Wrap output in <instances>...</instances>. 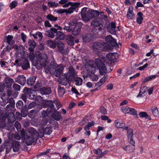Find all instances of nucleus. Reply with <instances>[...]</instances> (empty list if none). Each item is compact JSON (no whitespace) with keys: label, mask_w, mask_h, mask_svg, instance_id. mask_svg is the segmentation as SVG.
Masks as SVG:
<instances>
[{"label":"nucleus","mask_w":159,"mask_h":159,"mask_svg":"<svg viewBox=\"0 0 159 159\" xmlns=\"http://www.w3.org/2000/svg\"><path fill=\"white\" fill-rule=\"evenodd\" d=\"M100 112L103 114H106L107 113V111L106 109L104 108V107H101L100 108Z\"/></svg>","instance_id":"680f3d73"},{"label":"nucleus","mask_w":159,"mask_h":159,"mask_svg":"<svg viewBox=\"0 0 159 159\" xmlns=\"http://www.w3.org/2000/svg\"><path fill=\"white\" fill-rule=\"evenodd\" d=\"M47 45L50 48H54L56 46V43L52 40H48L47 42Z\"/></svg>","instance_id":"e433bc0d"},{"label":"nucleus","mask_w":159,"mask_h":159,"mask_svg":"<svg viewBox=\"0 0 159 159\" xmlns=\"http://www.w3.org/2000/svg\"><path fill=\"white\" fill-rule=\"evenodd\" d=\"M67 42L68 44L70 46H73L74 45V38L71 35L68 36L66 39Z\"/></svg>","instance_id":"a878e982"},{"label":"nucleus","mask_w":159,"mask_h":159,"mask_svg":"<svg viewBox=\"0 0 159 159\" xmlns=\"http://www.w3.org/2000/svg\"><path fill=\"white\" fill-rule=\"evenodd\" d=\"M148 88L147 87L143 86L141 88L139 94L136 97L137 98H140L144 97L145 95V93L147 91Z\"/></svg>","instance_id":"dca6fc26"},{"label":"nucleus","mask_w":159,"mask_h":159,"mask_svg":"<svg viewBox=\"0 0 159 159\" xmlns=\"http://www.w3.org/2000/svg\"><path fill=\"white\" fill-rule=\"evenodd\" d=\"M10 115L11 116V117H8V120L9 122L10 123L13 122L15 120V117L14 113L11 112L10 114Z\"/></svg>","instance_id":"a18cd8bd"},{"label":"nucleus","mask_w":159,"mask_h":159,"mask_svg":"<svg viewBox=\"0 0 159 159\" xmlns=\"http://www.w3.org/2000/svg\"><path fill=\"white\" fill-rule=\"evenodd\" d=\"M91 38V34H86L83 36V40L85 42L90 41Z\"/></svg>","instance_id":"58836bf2"},{"label":"nucleus","mask_w":159,"mask_h":159,"mask_svg":"<svg viewBox=\"0 0 159 159\" xmlns=\"http://www.w3.org/2000/svg\"><path fill=\"white\" fill-rule=\"evenodd\" d=\"M105 41L106 43L103 42L104 44V47L102 48L103 50L110 51L117 45L116 41L111 35L106 36L105 38Z\"/></svg>","instance_id":"20e7f679"},{"label":"nucleus","mask_w":159,"mask_h":159,"mask_svg":"<svg viewBox=\"0 0 159 159\" xmlns=\"http://www.w3.org/2000/svg\"><path fill=\"white\" fill-rule=\"evenodd\" d=\"M133 7L132 6L129 7L127 11V16L128 18L131 19L135 17V14L133 11Z\"/></svg>","instance_id":"2eb2a0df"},{"label":"nucleus","mask_w":159,"mask_h":159,"mask_svg":"<svg viewBox=\"0 0 159 159\" xmlns=\"http://www.w3.org/2000/svg\"><path fill=\"white\" fill-rule=\"evenodd\" d=\"M104 47V44L102 42H95L93 44V50L99 52L101 50L103 51L102 48Z\"/></svg>","instance_id":"1a4fd4ad"},{"label":"nucleus","mask_w":159,"mask_h":159,"mask_svg":"<svg viewBox=\"0 0 159 159\" xmlns=\"http://www.w3.org/2000/svg\"><path fill=\"white\" fill-rule=\"evenodd\" d=\"M52 132L51 128L50 127H48L46 128L44 130V132L45 134H50Z\"/></svg>","instance_id":"09e8293b"},{"label":"nucleus","mask_w":159,"mask_h":159,"mask_svg":"<svg viewBox=\"0 0 159 159\" xmlns=\"http://www.w3.org/2000/svg\"><path fill=\"white\" fill-rule=\"evenodd\" d=\"M80 3L79 2H69L68 3L65 5H63L62 7H67L70 5L71 7L67 9L68 11V13L69 14H70L72 13L74 10L77 8L80 5Z\"/></svg>","instance_id":"0eeeda50"},{"label":"nucleus","mask_w":159,"mask_h":159,"mask_svg":"<svg viewBox=\"0 0 159 159\" xmlns=\"http://www.w3.org/2000/svg\"><path fill=\"white\" fill-rule=\"evenodd\" d=\"M21 38L23 41L24 43H25L27 39V36L24 33H21Z\"/></svg>","instance_id":"e2e57ef3"},{"label":"nucleus","mask_w":159,"mask_h":159,"mask_svg":"<svg viewBox=\"0 0 159 159\" xmlns=\"http://www.w3.org/2000/svg\"><path fill=\"white\" fill-rule=\"evenodd\" d=\"M57 29L54 28H51L50 30L46 31L45 34L47 36L53 38L55 37L54 34L57 32Z\"/></svg>","instance_id":"f8f14e48"},{"label":"nucleus","mask_w":159,"mask_h":159,"mask_svg":"<svg viewBox=\"0 0 159 159\" xmlns=\"http://www.w3.org/2000/svg\"><path fill=\"white\" fill-rule=\"evenodd\" d=\"M90 77L91 80L93 81H97L98 79V76L94 74V73H93L91 74H90Z\"/></svg>","instance_id":"c03bdc74"},{"label":"nucleus","mask_w":159,"mask_h":159,"mask_svg":"<svg viewBox=\"0 0 159 159\" xmlns=\"http://www.w3.org/2000/svg\"><path fill=\"white\" fill-rule=\"evenodd\" d=\"M20 86L17 84H14L13 86V88L16 91H19L20 89Z\"/></svg>","instance_id":"052dcab7"},{"label":"nucleus","mask_w":159,"mask_h":159,"mask_svg":"<svg viewBox=\"0 0 159 159\" xmlns=\"http://www.w3.org/2000/svg\"><path fill=\"white\" fill-rule=\"evenodd\" d=\"M157 76V75H151L147 77L144 80L145 82H147L150 81H151L155 78Z\"/></svg>","instance_id":"4c0bfd02"},{"label":"nucleus","mask_w":159,"mask_h":159,"mask_svg":"<svg viewBox=\"0 0 159 159\" xmlns=\"http://www.w3.org/2000/svg\"><path fill=\"white\" fill-rule=\"evenodd\" d=\"M121 111L125 113H129V111H130V108L128 107H123L121 108Z\"/></svg>","instance_id":"a19ab883"},{"label":"nucleus","mask_w":159,"mask_h":159,"mask_svg":"<svg viewBox=\"0 0 159 159\" xmlns=\"http://www.w3.org/2000/svg\"><path fill=\"white\" fill-rule=\"evenodd\" d=\"M87 15L90 19H92L97 17L98 14L96 11L91 10L87 12Z\"/></svg>","instance_id":"a211bd4d"},{"label":"nucleus","mask_w":159,"mask_h":159,"mask_svg":"<svg viewBox=\"0 0 159 159\" xmlns=\"http://www.w3.org/2000/svg\"><path fill=\"white\" fill-rule=\"evenodd\" d=\"M7 63L6 62L1 61L0 62V65L2 67H7Z\"/></svg>","instance_id":"338daca9"},{"label":"nucleus","mask_w":159,"mask_h":159,"mask_svg":"<svg viewBox=\"0 0 159 159\" xmlns=\"http://www.w3.org/2000/svg\"><path fill=\"white\" fill-rule=\"evenodd\" d=\"M29 58L30 60L33 61L37 69H40L43 66H45L48 62V57L45 53H40L37 52L35 54L33 50L30 51Z\"/></svg>","instance_id":"f03ea898"},{"label":"nucleus","mask_w":159,"mask_h":159,"mask_svg":"<svg viewBox=\"0 0 159 159\" xmlns=\"http://www.w3.org/2000/svg\"><path fill=\"white\" fill-rule=\"evenodd\" d=\"M115 126L117 128H123L124 130H127L128 127H125V124L124 121L119 119L116 120L115 121Z\"/></svg>","instance_id":"9d476101"},{"label":"nucleus","mask_w":159,"mask_h":159,"mask_svg":"<svg viewBox=\"0 0 159 159\" xmlns=\"http://www.w3.org/2000/svg\"><path fill=\"white\" fill-rule=\"evenodd\" d=\"M80 31V28L78 26H75L72 31V33L74 35L78 34Z\"/></svg>","instance_id":"473e14b6"},{"label":"nucleus","mask_w":159,"mask_h":159,"mask_svg":"<svg viewBox=\"0 0 159 159\" xmlns=\"http://www.w3.org/2000/svg\"><path fill=\"white\" fill-rule=\"evenodd\" d=\"M48 5L50 7H56L59 6L58 3L52 1L48 2Z\"/></svg>","instance_id":"ea45409f"},{"label":"nucleus","mask_w":159,"mask_h":159,"mask_svg":"<svg viewBox=\"0 0 159 159\" xmlns=\"http://www.w3.org/2000/svg\"><path fill=\"white\" fill-rule=\"evenodd\" d=\"M46 104L48 107L46 111L43 110L42 112L41 117L43 118H45L46 116H48V114L52 112V110L53 109L56 110L53 105V102L52 101L50 100L46 102Z\"/></svg>","instance_id":"39448f33"},{"label":"nucleus","mask_w":159,"mask_h":159,"mask_svg":"<svg viewBox=\"0 0 159 159\" xmlns=\"http://www.w3.org/2000/svg\"><path fill=\"white\" fill-rule=\"evenodd\" d=\"M107 28L111 34L115 33L116 32L115 30L116 26L115 23L113 22H111L110 27H108Z\"/></svg>","instance_id":"b1692460"},{"label":"nucleus","mask_w":159,"mask_h":159,"mask_svg":"<svg viewBox=\"0 0 159 159\" xmlns=\"http://www.w3.org/2000/svg\"><path fill=\"white\" fill-rule=\"evenodd\" d=\"M58 92L59 96L60 97H62L65 93V92L63 88L59 87L58 89Z\"/></svg>","instance_id":"37998d69"},{"label":"nucleus","mask_w":159,"mask_h":159,"mask_svg":"<svg viewBox=\"0 0 159 159\" xmlns=\"http://www.w3.org/2000/svg\"><path fill=\"white\" fill-rule=\"evenodd\" d=\"M55 11L59 14H61L65 13L67 15L69 14L68 13L69 12L67 9H56Z\"/></svg>","instance_id":"c9c22d12"},{"label":"nucleus","mask_w":159,"mask_h":159,"mask_svg":"<svg viewBox=\"0 0 159 159\" xmlns=\"http://www.w3.org/2000/svg\"><path fill=\"white\" fill-rule=\"evenodd\" d=\"M69 2L67 0H61L59 1V3L61 5H65Z\"/></svg>","instance_id":"69168bd1"},{"label":"nucleus","mask_w":159,"mask_h":159,"mask_svg":"<svg viewBox=\"0 0 159 159\" xmlns=\"http://www.w3.org/2000/svg\"><path fill=\"white\" fill-rule=\"evenodd\" d=\"M6 86L8 88H10L12 84L14 82L13 80L9 77H6L4 80Z\"/></svg>","instance_id":"aec40b11"},{"label":"nucleus","mask_w":159,"mask_h":159,"mask_svg":"<svg viewBox=\"0 0 159 159\" xmlns=\"http://www.w3.org/2000/svg\"><path fill=\"white\" fill-rule=\"evenodd\" d=\"M104 22L101 18H97L93 21L91 24V25L95 27H100L99 30H101L103 27Z\"/></svg>","instance_id":"6e6552de"},{"label":"nucleus","mask_w":159,"mask_h":159,"mask_svg":"<svg viewBox=\"0 0 159 159\" xmlns=\"http://www.w3.org/2000/svg\"><path fill=\"white\" fill-rule=\"evenodd\" d=\"M20 145L19 142L17 141H14L13 142L12 145V148L14 152H18L20 149Z\"/></svg>","instance_id":"4be33fe9"},{"label":"nucleus","mask_w":159,"mask_h":159,"mask_svg":"<svg viewBox=\"0 0 159 159\" xmlns=\"http://www.w3.org/2000/svg\"><path fill=\"white\" fill-rule=\"evenodd\" d=\"M123 148L127 152H134V147L130 145H128L123 147Z\"/></svg>","instance_id":"cd10ccee"},{"label":"nucleus","mask_w":159,"mask_h":159,"mask_svg":"<svg viewBox=\"0 0 159 159\" xmlns=\"http://www.w3.org/2000/svg\"><path fill=\"white\" fill-rule=\"evenodd\" d=\"M75 84L77 86L81 85L82 84V80L80 77L76 78L75 79Z\"/></svg>","instance_id":"49530a36"},{"label":"nucleus","mask_w":159,"mask_h":159,"mask_svg":"<svg viewBox=\"0 0 159 159\" xmlns=\"http://www.w3.org/2000/svg\"><path fill=\"white\" fill-rule=\"evenodd\" d=\"M63 67L61 65H59L56 66L55 68L54 74L56 77H61L63 75L62 71L63 70Z\"/></svg>","instance_id":"9b49d317"},{"label":"nucleus","mask_w":159,"mask_h":159,"mask_svg":"<svg viewBox=\"0 0 159 159\" xmlns=\"http://www.w3.org/2000/svg\"><path fill=\"white\" fill-rule=\"evenodd\" d=\"M36 77L35 76H33L29 77L27 81V84L29 86H32L34 84Z\"/></svg>","instance_id":"412c9836"},{"label":"nucleus","mask_w":159,"mask_h":159,"mask_svg":"<svg viewBox=\"0 0 159 159\" xmlns=\"http://www.w3.org/2000/svg\"><path fill=\"white\" fill-rule=\"evenodd\" d=\"M32 35L34 39H37L38 40H41L43 37L42 34L40 32H36L35 34H32Z\"/></svg>","instance_id":"393cba45"},{"label":"nucleus","mask_w":159,"mask_h":159,"mask_svg":"<svg viewBox=\"0 0 159 159\" xmlns=\"http://www.w3.org/2000/svg\"><path fill=\"white\" fill-rule=\"evenodd\" d=\"M20 134L22 138H24L25 142L28 146L32 144L37 139L38 133L32 127L25 130L23 129L21 130Z\"/></svg>","instance_id":"7ed1b4c3"},{"label":"nucleus","mask_w":159,"mask_h":159,"mask_svg":"<svg viewBox=\"0 0 159 159\" xmlns=\"http://www.w3.org/2000/svg\"><path fill=\"white\" fill-rule=\"evenodd\" d=\"M69 76L72 78L75 77L77 75L76 73L73 68L71 66H70L69 68Z\"/></svg>","instance_id":"bb28decb"},{"label":"nucleus","mask_w":159,"mask_h":159,"mask_svg":"<svg viewBox=\"0 0 159 159\" xmlns=\"http://www.w3.org/2000/svg\"><path fill=\"white\" fill-rule=\"evenodd\" d=\"M137 15L138 16L137 18L136 21L138 24H141L143 20V14L141 12H139L138 13Z\"/></svg>","instance_id":"f704fd0d"},{"label":"nucleus","mask_w":159,"mask_h":159,"mask_svg":"<svg viewBox=\"0 0 159 159\" xmlns=\"http://www.w3.org/2000/svg\"><path fill=\"white\" fill-rule=\"evenodd\" d=\"M15 126L17 130L20 129L21 128V125L19 122L18 121H16L15 124Z\"/></svg>","instance_id":"774afa93"},{"label":"nucleus","mask_w":159,"mask_h":159,"mask_svg":"<svg viewBox=\"0 0 159 159\" xmlns=\"http://www.w3.org/2000/svg\"><path fill=\"white\" fill-rule=\"evenodd\" d=\"M17 2L16 1H13L10 4L9 7H10L11 9H12L14 8L17 6Z\"/></svg>","instance_id":"864d4df0"},{"label":"nucleus","mask_w":159,"mask_h":159,"mask_svg":"<svg viewBox=\"0 0 159 159\" xmlns=\"http://www.w3.org/2000/svg\"><path fill=\"white\" fill-rule=\"evenodd\" d=\"M36 113V111L34 110H31L30 111L29 114L28 116L30 118L34 117V115Z\"/></svg>","instance_id":"6e6d98bb"},{"label":"nucleus","mask_w":159,"mask_h":159,"mask_svg":"<svg viewBox=\"0 0 159 159\" xmlns=\"http://www.w3.org/2000/svg\"><path fill=\"white\" fill-rule=\"evenodd\" d=\"M40 92L42 95H48L51 93V90L50 88H47L43 87L40 89Z\"/></svg>","instance_id":"5701e85b"},{"label":"nucleus","mask_w":159,"mask_h":159,"mask_svg":"<svg viewBox=\"0 0 159 159\" xmlns=\"http://www.w3.org/2000/svg\"><path fill=\"white\" fill-rule=\"evenodd\" d=\"M42 86V84L40 83H37L34 86V89L36 91H37L38 89Z\"/></svg>","instance_id":"bf43d9fd"},{"label":"nucleus","mask_w":159,"mask_h":159,"mask_svg":"<svg viewBox=\"0 0 159 159\" xmlns=\"http://www.w3.org/2000/svg\"><path fill=\"white\" fill-rule=\"evenodd\" d=\"M54 103L55 104L56 107L57 108V110H58L61 107V103L58 101H54Z\"/></svg>","instance_id":"13d9d810"},{"label":"nucleus","mask_w":159,"mask_h":159,"mask_svg":"<svg viewBox=\"0 0 159 159\" xmlns=\"http://www.w3.org/2000/svg\"><path fill=\"white\" fill-rule=\"evenodd\" d=\"M14 102H11V103H10L9 104L7 105L6 107V110L7 111H9V110H11L12 108H13L15 105Z\"/></svg>","instance_id":"de8ad7c7"},{"label":"nucleus","mask_w":159,"mask_h":159,"mask_svg":"<svg viewBox=\"0 0 159 159\" xmlns=\"http://www.w3.org/2000/svg\"><path fill=\"white\" fill-rule=\"evenodd\" d=\"M117 57L116 53H109L107 55L106 57H104L95 59V64L98 69L101 75H104L107 72V68L105 66V64L103 63H105L107 66H110L112 64V61L114 62L116 60Z\"/></svg>","instance_id":"f257e3e1"},{"label":"nucleus","mask_w":159,"mask_h":159,"mask_svg":"<svg viewBox=\"0 0 159 159\" xmlns=\"http://www.w3.org/2000/svg\"><path fill=\"white\" fill-rule=\"evenodd\" d=\"M93 152L95 154L98 155H101L102 154L101 150L100 148L94 149Z\"/></svg>","instance_id":"4d7b16f0"},{"label":"nucleus","mask_w":159,"mask_h":159,"mask_svg":"<svg viewBox=\"0 0 159 159\" xmlns=\"http://www.w3.org/2000/svg\"><path fill=\"white\" fill-rule=\"evenodd\" d=\"M127 130V134L128 138H130L133 137V130L131 129H128Z\"/></svg>","instance_id":"603ef678"},{"label":"nucleus","mask_w":159,"mask_h":159,"mask_svg":"<svg viewBox=\"0 0 159 159\" xmlns=\"http://www.w3.org/2000/svg\"><path fill=\"white\" fill-rule=\"evenodd\" d=\"M23 106V102L21 101H19L16 104V106L18 109H21Z\"/></svg>","instance_id":"5fc2aeb1"},{"label":"nucleus","mask_w":159,"mask_h":159,"mask_svg":"<svg viewBox=\"0 0 159 159\" xmlns=\"http://www.w3.org/2000/svg\"><path fill=\"white\" fill-rule=\"evenodd\" d=\"M15 82H17L21 85H23L26 82L25 77L23 75L18 76L15 79Z\"/></svg>","instance_id":"4468645a"},{"label":"nucleus","mask_w":159,"mask_h":159,"mask_svg":"<svg viewBox=\"0 0 159 159\" xmlns=\"http://www.w3.org/2000/svg\"><path fill=\"white\" fill-rule=\"evenodd\" d=\"M58 48L60 52L62 54H66L68 53L67 50H66V51L64 50V44L62 42H60L57 45Z\"/></svg>","instance_id":"6ab92c4d"},{"label":"nucleus","mask_w":159,"mask_h":159,"mask_svg":"<svg viewBox=\"0 0 159 159\" xmlns=\"http://www.w3.org/2000/svg\"><path fill=\"white\" fill-rule=\"evenodd\" d=\"M152 114L154 116L158 117L159 116V112L157 108L156 107H153L151 108Z\"/></svg>","instance_id":"72a5a7b5"},{"label":"nucleus","mask_w":159,"mask_h":159,"mask_svg":"<svg viewBox=\"0 0 159 159\" xmlns=\"http://www.w3.org/2000/svg\"><path fill=\"white\" fill-rule=\"evenodd\" d=\"M47 19L52 21H55L57 20L58 18L49 14L47 16Z\"/></svg>","instance_id":"79ce46f5"},{"label":"nucleus","mask_w":159,"mask_h":159,"mask_svg":"<svg viewBox=\"0 0 159 159\" xmlns=\"http://www.w3.org/2000/svg\"><path fill=\"white\" fill-rule=\"evenodd\" d=\"M13 37L11 35H8L5 38L6 42L10 45H12L13 44L14 41L13 40Z\"/></svg>","instance_id":"2f4dec72"},{"label":"nucleus","mask_w":159,"mask_h":159,"mask_svg":"<svg viewBox=\"0 0 159 159\" xmlns=\"http://www.w3.org/2000/svg\"><path fill=\"white\" fill-rule=\"evenodd\" d=\"M30 47L29 48V51L33 50L36 46V43L33 40H31L29 41L28 42Z\"/></svg>","instance_id":"7c9ffc66"},{"label":"nucleus","mask_w":159,"mask_h":159,"mask_svg":"<svg viewBox=\"0 0 159 159\" xmlns=\"http://www.w3.org/2000/svg\"><path fill=\"white\" fill-rule=\"evenodd\" d=\"M56 36L57 38L55 39V40L57 39H58L61 40H63L65 38V35L64 33L60 31H57L56 33Z\"/></svg>","instance_id":"c756f323"},{"label":"nucleus","mask_w":159,"mask_h":159,"mask_svg":"<svg viewBox=\"0 0 159 159\" xmlns=\"http://www.w3.org/2000/svg\"><path fill=\"white\" fill-rule=\"evenodd\" d=\"M15 63L14 64V65H15L16 64L17 66H21L24 70H26L30 67L28 60L26 59H24L22 60L16 59L15 60Z\"/></svg>","instance_id":"423d86ee"},{"label":"nucleus","mask_w":159,"mask_h":159,"mask_svg":"<svg viewBox=\"0 0 159 159\" xmlns=\"http://www.w3.org/2000/svg\"><path fill=\"white\" fill-rule=\"evenodd\" d=\"M6 125L5 120L2 119H0V128H3Z\"/></svg>","instance_id":"3c124183"},{"label":"nucleus","mask_w":159,"mask_h":159,"mask_svg":"<svg viewBox=\"0 0 159 159\" xmlns=\"http://www.w3.org/2000/svg\"><path fill=\"white\" fill-rule=\"evenodd\" d=\"M54 119L57 120H59L61 118V115L58 111H55L52 115Z\"/></svg>","instance_id":"c85d7f7f"},{"label":"nucleus","mask_w":159,"mask_h":159,"mask_svg":"<svg viewBox=\"0 0 159 159\" xmlns=\"http://www.w3.org/2000/svg\"><path fill=\"white\" fill-rule=\"evenodd\" d=\"M129 113L134 115H136L137 114V111L134 109L130 108V111H129Z\"/></svg>","instance_id":"0e129e2a"},{"label":"nucleus","mask_w":159,"mask_h":159,"mask_svg":"<svg viewBox=\"0 0 159 159\" xmlns=\"http://www.w3.org/2000/svg\"><path fill=\"white\" fill-rule=\"evenodd\" d=\"M81 16L82 20L85 22H88L90 20V18L87 16V14L86 15Z\"/></svg>","instance_id":"8fccbe9b"},{"label":"nucleus","mask_w":159,"mask_h":159,"mask_svg":"<svg viewBox=\"0 0 159 159\" xmlns=\"http://www.w3.org/2000/svg\"><path fill=\"white\" fill-rule=\"evenodd\" d=\"M108 79V75H104V76L99 81L97 82L96 85L98 87H100L102 86L106 82Z\"/></svg>","instance_id":"f3484780"},{"label":"nucleus","mask_w":159,"mask_h":159,"mask_svg":"<svg viewBox=\"0 0 159 159\" xmlns=\"http://www.w3.org/2000/svg\"><path fill=\"white\" fill-rule=\"evenodd\" d=\"M85 68L90 74L95 73L96 70H97L94 66L89 64H86L85 66Z\"/></svg>","instance_id":"ddd939ff"}]
</instances>
